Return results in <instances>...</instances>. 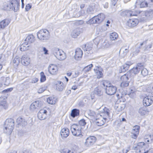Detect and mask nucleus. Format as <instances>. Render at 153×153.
I'll return each mask as SVG.
<instances>
[{"label": "nucleus", "mask_w": 153, "mask_h": 153, "mask_svg": "<svg viewBox=\"0 0 153 153\" xmlns=\"http://www.w3.org/2000/svg\"><path fill=\"white\" fill-rule=\"evenodd\" d=\"M14 121L12 118L7 119L4 125V132L8 134H10L14 128Z\"/></svg>", "instance_id": "f257e3e1"}, {"label": "nucleus", "mask_w": 153, "mask_h": 153, "mask_svg": "<svg viewBox=\"0 0 153 153\" xmlns=\"http://www.w3.org/2000/svg\"><path fill=\"white\" fill-rule=\"evenodd\" d=\"M38 38L43 42L48 40L50 38L49 32L45 29L39 30L37 33Z\"/></svg>", "instance_id": "f03ea898"}, {"label": "nucleus", "mask_w": 153, "mask_h": 153, "mask_svg": "<svg viewBox=\"0 0 153 153\" xmlns=\"http://www.w3.org/2000/svg\"><path fill=\"white\" fill-rule=\"evenodd\" d=\"M82 128L78 124H74L71 127V130L73 134L76 136L81 137L82 135L81 134V129Z\"/></svg>", "instance_id": "7ed1b4c3"}, {"label": "nucleus", "mask_w": 153, "mask_h": 153, "mask_svg": "<svg viewBox=\"0 0 153 153\" xmlns=\"http://www.w3.org/2000/svg\"><path fill=\"white\" fill-rule=\"evenodd\" d=\"M54 55L59 60H64L66 58L65 53L62 51L58 48H55L53 51Z\"/></svg>", "instance_id": "20e7f679"}, {"label": "nucleus", "mask_w": 153, "mask_h": 153, "mask_svg": "<svg viewBox=\"0 0 153 153\" xmlns=\"http://www.w3.org/2000/svg\"><path fill=\"white\" fill-rule=\"evenodd\" d=\"M105 18L104 15L102 13H100L97 16H94L89 21L91 24L100 23L104 20Z\"/></svg>", "instance_id": "39448f33"}, {"label": "nucleus", "mask_w": 153, "mask_h": 153, "mask_svg": "<svg viewBox=\"0 0 153 153\" xmlns=\"http://www.w3.org/2000/svg\"><path fill=\"white\" fill-rule=\"evenodd\" d=\"M140 67L141 63H138L136 67H134L131 70L127 72L126 74L130 78H133L134 76L137 74L140 71Z\"/></svg>", "instance_id": "423d86ee"}, {"label": "nucleus", "mask_w": 153, "mask_h": 153, "mask_svg": "<svg viewBox=\"0 0 153 153\" xmlns=\"http://www.w3.org/2000/svg\"><path fill=\"white\" fill-rule=\"evenodd\" d=\"M20 0H12L9 4L10 7L15 12H16L19 10Z\"/></svg>", "instance_id": "0eeeda50"}, {"label": "nucleus", "mask_w": 153, "mask_h": 153, "mask_svg": "<svg viewBox=\"0 0 153 153\" xmlns=\"http://www.w3.org/2000/svg\"><path fill=\"white\" fill-rule=\"evenodd\" d=\"M107 119L100 115L99 114L95 117V122L96 124L99 126L103 125L106 122Z\"/></svg>", "instance_id": "6e6552de"}, {"label": "nucleus", "mask_w": 153, "mask_h": 153, "mask_svg": "<svg viewBox=\"0 0 153 153\" xmlns=\"http://www.w3.org/2000/svg\"><path fill=\"white\" fill-rule=\"evenodd\" d=\"M42 105L41 101L37 100L33 102L30 106V110L32 111H36L40 108Z\"/></svg>", "instance_id": "1a4fd4ad"}, {"label": "nucleus", "mask_w": 153, "mask_h": 153, "mask_svg": "<svg viewBox=\"0 0 153 153\" xmlns=\"http://www.w3.org/2000/svg\"><path fill=\"white\" fill-rule=\"evenodd\" d=\"M129 78H130L126 74H124L120 78L122 82L120 84V86L123 88L127 87L129 85V82L128 81Z\"/></svg>", "instance_id": "9d476101"}, {"label": "nucleus", "mask_w": 153, "mask_h": 153, "mask_svg": "<svg viewBox=\"0 0 153 153\" xmlns=\"http://www.w3.org/2000/svg\"><path fill=\"white\" fill-rule=\"evenodd\" d=\"M143 102L144 106H149L153 103V96H147L145 97L143 100Z\"/></svg>", "instance_id": "9b49d317"}, {"label": "nucleus", "mask_w": 153, "mask_h": 153, "mask_svg": "<svg viewBox=\"0 0 153 153\" xmlns=\"http://www.w3.org/2000/svg\"><path fill=\"white\" fill-rule=\"evenodd\" d=\"M8 108V105L5 100V97L1 96L0 97V111L4 109H6Z\"/></svg>", "instance_id": "f8f14e48"}, {"label": "nucleus", "mask_w": 153, "mask_h": 153, "mask_svg": "<svg viewBox=\"0 0 153 153\" xmlns=\"http://www.w3.org/2000/svg\"><path fill=\"white\" fill-rule=\"evenodd\" d=\"M106 93L108 95H112L114 94L117 90L116 88L112 85H109L107 88H105Z\"/></svg>", "instance_id": "ddd939ff"}, {"label": "nucleus", "mask_w": 153, "mask_h": 153, "mask_svg": "<svg viewBox=\"0 0 153 153\" xmlns=\"http://www.w3.org/2000/svg\"><path fill=\"white\" fill-rule=\"evenodd\" d=\"M47 111L44 109H41L38 114V117L40 120L45 119L47 115Z\"/></svg>", "instance_id": "4468645a"}, {"label": "nucleus", "mask_w": 153, "mask_h": 153, "mask_svg": "<svg viewBox=\"0 0 153 153\" xmlns=\"http://www.w3.org/2000/svg\"><path fill=\"white\" fill-rule=\"evenodd\" d=\"M96 140L95 137L93 136H90L86 139L85 144L87 146H90L93 145Z\"/></svg>", "instance_id": "2eb2a0df"}, {"label": "nucleus", "mask_w": 153, "mask_h": 153, "mask_svg": "<svg viewBox=\"0 0 153 153\" xmlns=\"http://www.w3.org/2000/svg\"><path fill=\"white\" fill-rule=\"evenodd\" d=\"M48 71L51 74L56 75L58 73V67L55 65H51L48 67Z\"/></svg>", "instance_id": "dca6fc26"}, {"label": "nucleus", "mask_w": 153, "mask_h": 153, "mask_svg": "<svg viewBox=\"0 0 153 153\" xmlns=\"http://www.w3.org/2000/svg\"><path fill=\"white\" fill-rule=\"evenodd\" d=\"M110 111L108 108L105 107L100 112L98 113L100 115L107 119L109 117Z\"/></svg>", "instance_id": "f3484780"}, {"label": "nucleus", "mask_w": 153, "mask_h": 153, "mask_svg": "<svg viewBox=\"0 0 153 153\" xmlns=\"http://www.w3.org/2000/svg\"><path fill=\"white\" fill-rule=\"evenodd\" d=\"M30 62V58L26 55L22 56L21 59V62L24 65L27 66L28 65Z\"/></svg>", "instance_id": "a211bd4d"}, {"label": "nucleus", "mask_w": 153, "mask_h": 153, "mask_svg": "<svg viewBox=\"0 0 153 153\" xmlns=\"http://www.w3.org/2000/svg\"><path fill=\"white\" fill-rule=\"evenodd\" d=\"M138 20L137 19H129L127 22V25L130 27H133L136 26L138 23Z\"/></svg>", "instance_id": "6ab92c4d"}, {"label": "nucleus", "mask_w": 153, "mask_h": 153, "mask_svg": "<svg viewBox=\"0 0 153 153\" xmlns=\"http://www.w3.org/2000/svg\"><path fill=\"white\" fill-rule=\"evenodd\" d=\"M132 64V63L130 62H127L125 64L121 67L120 69L119 70L120 73L125 72L128 69L129 66Z\"/></svg>", "instance_id": "aec40b11"}, {"label": "nucleus", "mask_w": 153, "mask_h": 153, "mask_svg": "<svg viewBox=\"0 0 153 153\" xmlns=\"http://www.w3.org/2000/svg\"><path fill=\"white\" fill-rule=\"evenodd\" d=\"M83 54L82 51L80 48L76 49L74 56L75 58L78 60H80L82 57Z\"/></svg>", "instance_id": "412c9836"}, {"label": "nucleus", "mask_w": 153, "mask_h": 153, "mask_svg": "<svg viewBox=\"0 0 153 153\" xmlns=\"http://www.w3.org/2000/svg\"><path fill=\"white\" fill-rule=\"evenodd\" d=\"M69 134V130L66 128H63L60 131V135L62 138H66Z\"/></svg>", "instance_id": "4be33fe9"}, {"label": "nucleus", "mask_w": 153, "mask_h": 153, "mask_svg": "<svg viewBox=\"0 0 153 153\" xmlns=\"http://www.w3.org/2000/svg\"><path fill=\"white\" fill-rule=\"evenodd\" d=\"M82 32V29L79 28H76L73 30L71 33V36L76 38Z\"/></svg>", "instance_id": "5701e85b"}, {"label": "nucleus", "mask_w": 153, "mask_h": 153, "mask_svg": "<svg viewBox=\"0 0 153 153\" xmlns=\"http://www.w3.org/2000/svg\"><path fill=\"white\" fill-rule=\"evenodd\" d=\"M144 15L147 19H151L153 18V9H150L144 12Z\"/></svg>", "instance_id": "b1692460"}, {"label": "nucleus", "mask_w": 153, "mask_h": 153, "mask_svg": "<svg viewBox=\"0 0 153 153\" xmlns=\"http://www.w3.org/2000/svg\"><path fill=\"white\" fill-rule=\"evenodd\" d=\"M35 40V38L34 36L32 34H30L26 37L25 41L29 44L33 43Z\"/></svg>", "instance_id": "393cba45"}, {"label": "nucleus", "mask_w": 153, "mask_h": 153, "mask_svg": "<svg viewBox=\"0 0 153 153\" xmlns=\"http://www.w3.org/2000/svg\"><path fill=\"white\" fill-rule=\"evenodd\" d=\"M147 108L145 107H142L140 108L138 110V112L141 116L145 115L146 112H149Z\"/></svg>", "instance_id": "a878e982"}, {"label": "nucleus", "mask_w": 153, "mask_h": 153, "mask_svg": "<svg viewBox=\"0 0 153 153\" xmlns=\"http://www.w3.org/2000/svg\"><path fill=\"white\" fill-rule=\"evenodd\" d=\"M10 22L7 19H4L0 22V28L3 29L10 23Z\"/></svg>", "instance_id": "bb28decb"}, {"label": "nucleus", "mask_w": 153, "mask_h": 153, "mask_svg": "<svg viewBox=\"0 0 153 153\" xmlns=\"http://www.w3.org/2000/svg\"><path fill=\"white\" fill-rule=\"evenodd\" d=\"M92 47L91 43H87L83 45L82 49L84 51H89L91 50Z\"/></svg>", "instance_id": "cd10ccee"}, {"label": "nucleus", "mask_w": 153, "mask_h": 153, "mask_svg": "<svg viewBox=\"0 0 153 153\" xmlns=\"http://www.w3.org/2000/svg\"><path fill=\"white\" fill-rule=\"evenodd\" d=\"M136 5H139L140 8H144L148 6V4L145 1H143L141 2H139V0H137L136 2Z\"/></svg>", "instance_id": "c85d7f7f"}, {"label": "nucleus", "mask_w": 153, "mask_h": 153, "mask_svg": "<svg viewBox=\"0 0 153 153\" xmlns=\"http://www.w3.org/2000/svg\"><path fill=\"white\" fill-rule=\"evenodd\" d=\"M94 93L99 96L102 95L103 91L102 90V88L100 86H98L94 90Z\"/></svg>", "instance_id": "c756f323"}, {"label": "nucleus", "mask_w": 153, "mask_h": 153, "mask_svg": "<svg viewBox=\"0 0 153 153\" xmlns=\"http://www.w3.org/2000/svg\"><path fill=\"white\" fill-rule=\"evenodd\" d=\"M136 90L134 88L130 89L128 92V95L132 98H134L136 96Z\"/></svg>", "instance_id": "7c9ffc66"}, {"label": "nucleus", "mask_w": 153, "mask_h": 153, "mask_svg": "<svg viewBox=\"0 0 153 153\" xmlns=\"http://www.w3.org/2000/svg\"><path fill=\"white\" fill-rule=\"evenodd\" d=\"M140 70L141 74L144 76L148 75V71L147 69L143 67V65L141 63V67H140Z\"/></svg>", "instance_id": "2f4dec72"}, {"label": "nucleus", "mask_w": 153, "mask_h": 153, "mask_svg": "<svg viewBox=\"0 0 153 153\" xmlns=\"http://www.w3.org/2000/svg\"><path fill=\"white\" fill-rule=\"evenodd\" d=\"M28 43L26 42H25L22 44L20 46V49L21 51H24L29 49V45H28Z\"/></svg>", "instance_id": "473e14b6"}, {"label": "nucleus", "mask_w": 153, "mask_h": 153, "mask_svg": "<svg viewBox=\"0 0 153 153\" xmlns=\"http://www.w3.org/2000/svg\"><path fill=\"white\" fill-rule=\"evenodd\" d=\"M64 88L63 83L59 81L56 84V89L59 91H62Z\"/></svg>", "instance_id": "72a5a7b5"}, {"label": "nucleus", "mask_w": 153, "mask_h": 153, "mask_svg": "<svg viewBox=\"0 0 153 153\" xmlns=\"http://www.w3.org/2000/svg\"><path fill=\"white\" fill-rule=\"evenodd\" d=\"M141 48L140 47H135L132 48L131 51L134 56L137 55L140 52V49Z\"/></svg>", "instance_id": "f704fd0d"}, {"label": "nucleus", "mask_w": 153, "mask_h": 153, "mask_svg": "<svg viewBox=\"0 0 153 153\" xmlns=\"http://www.w3.org/2000/svg\"><path fill=\"white\" fill-rule=\"evenodd\" d=\"M79 110L76 109H73L71 114V116L73 118L79 115Z\"/></svg>", "instance_id": "c9c22d12"}, {"label": "nucleus", "mask_w": 153, "mask_h": 153, "mask_svg": "<svg viewBox=\"0 0 153 153\" xmlns=\"http://www.w3.org/2000/svg\"><path fill=\"white\" fill-rule=\"evenodd\" d=\"M115 108L117 111H120L125 108V105H124L116 104L115 105Z\"/></svg>", "instance_id": "e433bc0d"}, {"label": "nucleus", "mask_w": 153, "mask_h": 153, "mask_svg": "<svg viewBox=\"0 0 153 153\" xmlns=\"http://www.w3.org/2000/svg\"><path fill=\"white\" fill-rule=\"evenodd\" d=\"M118 36V34L115 32L111 33L110 34V38L112 40H115L117 39Z\"/></svg>", "instance_id": "4c0bfd02"}, {"label": "nucleus", "mask_w": 153, "mask_h": 153, "mask_svg": "<svg viewBox=\"0 0 153 153\" xmlns=\"http://www.w3.org/2000/svg\"><path fill=\"white\" fill-rule=\"evenodd\" d=\"M20 62V59L19 56H16L15 57L13 61V63L14 66L17 67L18 66Z\"/></svg>", "instance_id": "58836bf2"}, {"label": "nucleus", "mask_w": 153, "mask_h": 153, "mask_svg": "<svg viewBox=\"0 0 153 153\" xmlns=\"http://www.w3.org/2000/svg\"><path fill=\"white\" fill-rule=\"evenodd\" d=\"M145 145V143L143 142H141L138 143L137 145H134V149H139L140 150H142V149L143 148V146Z\"/></svg>", "instance_id": "ea45409f"}, {"label": "nucleus", "mask_w": 153, "mask_h": 153, "mask_svg": "<svg viewBox=\"0 0 153 153\" xmlns=\"http://www.w3.org/2000/svg\"><path fill=\"white\" fill-rule=\"evenodd\" d=\"M121 51L122 52V56L124 57L128 52V48L124 49V48H122L120 50V53Z\"/></svg>", "instance_id": "a19ab883"}, {"label": "nucleus", "mask_w": 153, "mask_h": 153, "mask_svg": "<svg viewBox=\"0 0 153 153\" xmlns=\"http://www.w3.org/2000/svg\"><path fill=\"white\" fill-rule=\"evenodd\" d=\"M131 10H125L120 12V15L122 16H126L128 17L131 16Z\"/></svg>", "instance_id": "79ce46f5"}, {"label": "nucleus", "mask_w": 153, "mask_h": 153, "mask_svg": "<svg viewBox=\"0 0 153 153\" xmlns=\"http://www.w3.org/2000/svg\"><path fill=\"white\" fill-rule=\"evenodd\" d=\"M100 85L101 86L103 87L107 88L109 85V83L108 81L103 80L100 82Z\"/></svg>", "instance_id": "37998d69"}, {"label": "nucleus", "mask_w": 153, "mask_h": 153, "mask_svg": "<svg viewBox=\"0 0 153 153\" xmlns=\"http://www.w3.org/2000/svg\"><path fill=\"white\" fill-rule=\"evenodd\" d=\"M152 139L151 135H147L145 136V141L147 143H149L152 142Z\"/></svg>", "instance_id": "c03bdc74"}, {"label": "nucleus", "mask_w": 153, "mask_h": 153, "mask_svg": "<svg viewBox=\"0 0 153 153\" xmlns=\"http://www.w3.org/2000/svg\"><path fill=\"white\" fill-rule=\"evenodd\" d=\"M94 70L95 71V72L96 74V75H97V78L99 79L102 77L103 76V74L101 71H99L97 69H94Z\"/></svg>", "instance_id": "a18cd8bd"}, {"label": "nucleus", "mask_w": 153, "mask_h": 153, "mask_svg": "<svg viewBox=\"0 0 153 153\" xmlns=\"http://www.w3.org/2000/svg\"><path fill=\"white\" fill-rule=\"evenodd\" d=\"M47 88V86L45 85H44L41 86L40 88L38 89V92L39 93H41L43 92Z\"/></svg>", "instance_id": "49530a36"}, {"label": "nucleus", "mask_w": 153, "mask_h": 153, "mask_svg": "<svg viewBox=\"0 0 153 153\" xmlns=\"http://www.w3.org/2000/svg\"><path fill=\"white\" fill-rule=\"evenodd\" d=\"M53 99V97H49L47 98V101L49 104H55V102L54 100Z\"/></svg>", "instance_id": "de8ad7c7"}, {"label": "nucleus", "mask_w": 153, "mask_h": 153, "mask_svg": "<svg viewBox=\"0 0 153 153\" xmlns=\"http://www.w3.org/2000/svg\"><path fill=\"white\" fill-rule=\"evenodd\" d=\"M102 40H101L98 38H96L94 40V42L95 43V45H100L102 44Z\"/></svg>", "instance_id": "09e8293b"}, {"label": "nucleus", "mask_w": 153, "mask_h": 153, "mask_svg": "<svg viewBox=\"0 0 153 153\" xmlns=\"http://www.w3.org/2000/svg\"><path fill=\"white\" fill-rule=\"evenodd\" d=\"M146 91L148 92L153 94V85H148L146 88Z\"/></svg>", "instance_id": "8fccbe9b"}, {"label": "nucleus", "mask_w": 153, "mask_h": 153, "mask_svg": "<svg viewBox=\"0 0 153 153\" xmlns=\"http://www.w3.org/2000/svg\"><path fill=\"white\" fill-rule=\"evenodd\" d=\"M41 78L40 81L41 82H44L46 79V76L45 75L43 72H41L40 73Z\"/></svg>", "instance_id": "3c124183"}, {"label": "nucleus", "mask_w": 153, "mask_h": 153, "mask_svg": "<svg viewBox=\"0 0 153 153\" xmlns=\"http://www.w3.org/2000/svg\"><path fill=\"white\" fill-rule=\"evenodd\" d=\"M140 127L138 126H135L133 127L132 131V132L134 133H136L137 134H139Z\"/></svg>", "instance_id": "603ef678"}, {"label": "nucleus", "mask_w": 153, "mask_h": 153, "mask_svg": "<svg viewBox=\"0 0 153 153\" xmlns=\"http://www.w3.org/2000/svg\"><path fill=\"white\" fill-rule=\"evenodd\" d=\"M92 67L93 65L91 64L85 67L84 68V70L85 72H88L90 70Z\"/></svg>", "instance_id": "864d4df0"}, {"label": "nucleus", "mask_w": 153, "mask_h": 153, "mask_svg": "<svg viewBox=\"0 0 153 153\" xmlns=\"http://www.w3.org/2000/svg\"><path fill=\"white\" fill-rule=\"evenodd\" d=\"M78 125L81 126H84L86 124V122L85 120L82 119L79 121Z\"/></svg>", "instance_id": "5fc2aeb1"}, {"label": "nucleus", "mask_w": 153, "mask_h": 153, "mask_svg": "<svg viewBox=\"0 0 153 153\" xmlns=\"http://www.w3.org/2000/svg\"><path fill=\"white\" fill-rule=\"evenodd\" d=\"M3 79L5 80V82L4 84L6 85H8L10 83V78L9 77H7L6 78L3 77L2 78Z\"/></svg>", "instance_id": "6e6d98bb"}, {"label": "nucleus", "mask_w": 153, "mask_h": 153, "mask_svg": "<svg viewBox=\"0 0 153 153\" xmlns=\"http://www.w3.org/2000/svg\"><path fill=\"white\" fill-rule=\"evenodd\" d=\"M97 114H96L95 112L94 111H91L89 113V115L93 117V120L94 121L95 120V117L96 115H97Z\"/></svg>", "instance_id": "4d7b16f0"}, {"label": "nucleus", "mask_w": 153, "mask_h": 153, "mask_svg": "<svg viewBox=\"0 0 153 153\" xmlns=\"http://www.w3.org/2000/svg\"><path fill=\"white\" fill-rule=\"evenodd\" d=\"M140 13V12L138 11L131 10V16H137V15Z\"/></svg>", "instance_id": "13d9d810"}, {"label": "nucleus", "mask_w": 153, "mask_h": 153, "mask_svg": "<svg viewBox=\"0 0 153 153\" xmlns=\"http://www.w3.org/2000/svg\"><path fill=\"white\" fill-rule=\"evenodd\" d=\"M83 23L84 22L82 20H80L75 21L74 24L78 26L79 25H82L83 24Z\"/></svg>", "instance_id": "bf43d9fd"}, {"label": "nucleus", "mask_w": 153, "mask_h": 153, "mask_svg": "<svg viewBox=\"0 0 153 153\" xmlns=\"http://www.w3.org/2000/svg\"><path fill=\"white\" fill-rule=\"evenodd\" d=\"M133 149L135 150V152L137 153H143L144 151L143 150H140L139 149H134V146L133 147Z\"/></svg>", "instance_id": "052dcab7"}, {"label": "nucleus", "mask_w": 153, "mask_h": 153, "mask_svg": "<svg viewBox=\"0 0 153 153\" xmlns=\"http://www.w3.org/2000/svg\"><path fill=\"white\" fill-rule=\"evenodd\" d=\"M24 119L21 117H19L17 119L16 122L18 124L21 125L22 122L23 121Z\"/></svg>", "instance_id": "680f3d73"}, {"label": "nucleus", "mask_w": 153, "mask_h": 153, "mask_svg": "<svg viewBox=\"0 0 153 153\" xmlns=\"http://www.w3.org/2000/svg\"><path fill=\"white\" fill-rule=\"evenodd\" d=\"M13 90V88H8L6 89H5L3 91H2V93H7L8 92H10Z\"/></svg>", "instance_id": "e2e57ef3"}, {"label": "nucleus", "mask_w": 153, "mask_h": 153, "mask_svg": "<svg viewBox=\"0 0 153 153\" xmlns=\"http://www.w3.org/2000/svg\"><path fill=\"white\" fill-rule=\"evenodd\" d=\"M130 149V146H128L127 148L124 149L123 150V153H127Z\"/></svg>", "instance_id": "0e129e2a"}, {"label": "nucleus", "mask_w": 153, "mask_h": 153, "mask_svg": "<svg viewBox=\"0 0 153 153\" xmlns=\"http://www.w3.org/2000/svg\"><path fill=\"white\" fill-rule=\"evenodd\" d=\"M32 5L31 4H27L25 7V10L26 11H28L31 7Z\"/></svg>", "instance_id": "69168bd1"}, {"label": "nucleus", "mask_w": 153, "mask_h": 153, "mask_svg": "<svg viewBox=\"0 0 153 153\" xmlns=\"http://www.w3.org/2000/svg\"><path fill=\"white\" fill-rule=\"evenodd\" d=\"M152 44H151L148 45L147 46H146L145 47L144 51L149 50L150 49L152 48Z\"/></svg>", "instance_id": "338daca9"}, {"label": "nucleus", "mask_w": 153, "mask_h": 153, "mask_svg": "<svg viewBox=\"0 0 153 153\" xmlns=\"http://www.w3.org/2000/svg\"><path fill=\"white\" fill-rule=\"evenodd\" d=\"M5 59V56L3 54H0V59L1 62H3Z\"/></svg>", "instance_id": "774afa93"}]
</instances>
